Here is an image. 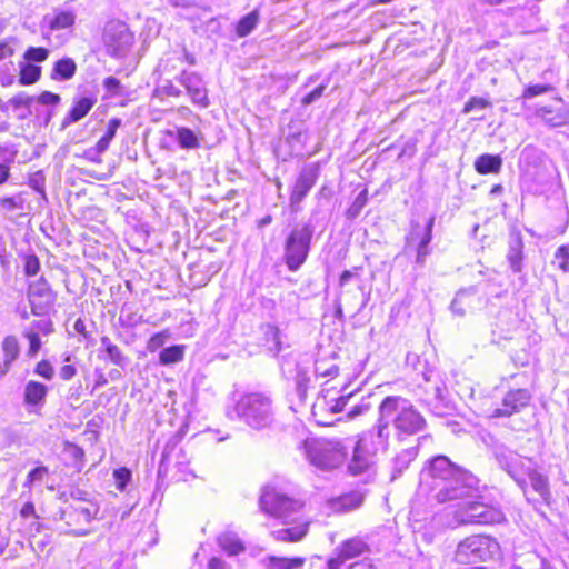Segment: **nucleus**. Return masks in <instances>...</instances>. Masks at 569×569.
Here are the masks:
<instances>
[{
  "instance_id": "obj_2",
  "label": "nucleus",
  "mask_w": 569,
  "mask_h": 569,
  "mask_svg": "<svg viewBox=\"0 0 569 569\" xmlns=\"http://www.w3.org/2000/svg\"><path fill=\"white\" fill-rule=\"evenodd\" d=\"M378 413L388 426H393L397 437L415 436L427 428V420L410 400L400 396L386 397L378 407Z\"/></svg>"
},
{
  "instance_id": "obj_20",
  "label": "nucleus",
  "mask_w": 569,
  "mask_h": 569,
  "mask_svg": "<svg viewBox=\"0 0 569 569\" xmlns=\"http://www.w3.org/2000/svg\"><path fill=\"white\" fill-rule=\"evenodd\" d=\"M178 81L186 88L194 104L201 108L209 106L208 91L200 74L183 70L178 77Z\"/></svg>"
},
{
  "instance_id": "obj_6",
  "label": "nucleus",
  "mask_w": 569,
  "mask_h": 569,
  "mask_svg": "<svg viewBox=\"0 0 569 569\" xmlns=\"http://www.w3.org/2000/svg\"><path fill=\"white\" fill-rule=\"evenodd\" d=\"M303 448L309 462L320 470L336 469L347 458V450L340 441L311 439L305 441Z\"/></svg>"
},
{
  "instance_id": "obj_25",
  "label": "nucleus",
  "mask_w": 569,
  "mask_h": 569,
  "mask_svg": "<svg viewBox=\"0 0 569 569\" xmlns=\"http://www.w3.org/2000/svg\"><path fill=\"white\" fill-rule=\"evenodd\" d=\"M526 477L530 480L532 489L547 502L551 497L547 476L528 466L525 471Z\"/></svg>"
},
{
  "instance_id": "obj_12",
  "label": "nucleus",
  "mask_w": 569,
  "mask_h": 569,
  "mask_svg": "<svg viewBox=\"0 0 569 569\" xmlns=\"http://www.w3.org/2000/svg\"><path fill=\"white\" fill-rule=\"evenodd\" d=\"M390 427L386 420L382 419L381 413H378L373 427L359 437L356 446L360 448L361 451L376 459V455L379 451H386L388 449Z\"/></svg>"
},
{
  "instance_id": "obj_30",
  "label": "nucleus",
  "mask_w": 569,
  "mask_h": 569,
  "mask_svg": "<svg viewBox=\"0 0 569 569\" xmlns=\"http://www.w3.org/2000/svg\"><path fill=\"white\" fill-rule=\"evenodd\" d=\"M435 220H436V218L433 216L429 218V220L426 224L423 234L417 246L416 263L419 266L425 264L426 258L430 253L429 243L431 242V239H432V228L435 224Z\"/></svg>"
},
{
  "instance_id": "obj_45",
  "label": "nucleus",
  "mask_w": 569,
  "mask_h": 569,
  "mask_svg": "<svg viewBox=\"0 0 569 569\" xmlns=\"http://www.w3.org/2000/svg\"><path fill=\"white\" fill-rule=\"evenodd\" d=\"M310 385V377L305 370H298L295 377V393L299 403H305Z\"/></svg>"
},
{
  "instance_id": "obj_10",
  "label": "nucleus",
  "mask_w": 569,
  "mask_h": 569,
  "mask_svg": "<svg viewBox=\"0 0 569 569\" xmlns=\"http://www.w3.org/2000/svg\"><path fill=\"white\" fill-rule=\"evenodd\" d=\"M103 42L110 56L121 58L130 50L133 43V34L126 23L111 21L104 28Z\"/></svg>"
},
{
  "instance_id": "obj_16",
  "label": "nucleus",
  "mask_w": 569,
  "mask_h": 569,
  "mask_svg": "<svg viewBox=\"0 0 569 569\" xmlns=\"http://www.w3.org/2000/svg\"><path fill=\"white\" fill-rule=\"evenodd\" d=\"M531 398V392L526 388L511 389L503 396L501 406L496 408L490 417H511L519 413L529 406Z\"/></svg>"
},
{
  "instance_id": "obj_50",
  "label": "nucleus",
  "mask_w": 569,
  "mask_h": 569,
  "mask_svg": "<svg viewBox=\"0 0 569 569\" xmlns=\"http://www.w3.org/2000/svg\"><path fill=\"white\" fill-rule=\"evenodd\" d=\"M49 57V50L42 47H29L24 54V61L29 63L43 62Z\"/></svg>"
},
{
  "instance_id": "obj_3",
  "label": "nucleus",
  "mask_w": 569,
  "mask_h": 569,
  "mask_svg": "<svg viewBox=\"0 0 569 569\" xmlns=\"http://www.w3.org/2000/svg\"><path fill=\"white\" fill-rule=\"evenodd\" d=\"M232 412L247 426L257 430L269 427L274 418L272 400L262 392L241 396Z\"/></svg>"
},
{
  "instance_id": "obj_53",
  "label": "nucleus",
  "mask_w": 569,
  "mask_h": 569,
  "mask_svg": "<svg viewBox=\"0 0 569 569\" xmlns=\"http://www.w3.org/2000/svg\"><path fill=\"white\" fill-rule=\"evenodd\" d=\"M491 107V102L482 97H471L462 109V113L467 114L476 109H486Z\"/></svg>"
},
{
  "instance_id": "obj_19",
  "label": "nucleus",
  "mask_w": 569,
  "mask_h": 569,
  "mask_svg": "<svg viewBox=\"0 0 569 569\" xmlns=\"http://www.w3.org/2000/svg\"><path fill=\"white\" fill-rule=\"evenodd\" d=\"M368 550V545L361 538L356 537L345 540L336 548L335 557L327 561V569H341L346 561L359 557Z\"/></svg>"
},
{
  "instance_id": "obj_13",
  "label": "nucleus",
  "mask_w": 569,
  "mask_h": 569,
  "mask_svg": "<svg viewBox=\"0 0 569 569\" xmlns=\"http://www.w3.org/2000/svg\"><path fill=\"white\" fill-rule=\"evenodd\" d=\"M390 427L386 420L382 419L381 413H378L373 427L359 437L356 446L360 448L361 451L376 459V455L379 451H386L388 449Z\"/></svg>"
},
{
  "instance_id": "obj_61",
  "label": "nucleus",
  "mask_w": 569,
  "mask_h": 569,
  "mask_svg": "<svg viewBox=\"0 0 569 569\" xmlns=\"http://www.w3.org/2000/svg\"><path fill=\"white\" fill-rule=\"evenodd\" d=\"M326 88H327V83H321L320 86L315 88L311 92L306 94L301 99L302 106H309V104L313 103L315 101H317L319 98H321V96L323 94Z\"/></svg>"
},
{
  "instance_id": "obj_43",
  "label": "nucleus",
  "mask_w": 569,
  "mask_h": 569,
  "mask_svg": "<svg viewBox=\"0 0 569 569\" xmlns=\"http://www.w3.org/2000/svg\"><path fill=\"white\" fill-rule=\"evenodd\" d=\"M259 12L253 10L250 13L242 17L236 28L237 34L241 38L250 34L259 22Z\"/></svg>"
},
{
  "instance_id": "obj_47",
  "label": "nucleus",
  "mask_w": 569,
  "mask_h": 569,
  "mask_svg": "<svg viewBox=\"0 0 569 569\" xmlns=\"http://www.w3.org/2000/svg\"><path fill=\"white\" fill-rule=\"evenodd\" d=\"M183 359V347L171 346L162 349L159 355V361L161 365H171L179 362Z\"/></svg>"
},
{
  "instance_id": "obj_52",
  "label": "nucleus",
  "mask_w": 569,
  "mask_h": 569,
  "mask_svg": "<svg viewBox=\"0 0 569 569\" xmlns=\"http://www.w3.org/2000/svg\"><path fill=\"white\" fill-rule=\"evenodd\" d=\"M131 471L126 468H119L113 471V478L116 480V487L120 491H124L128 482L131 480Z\"/></svg>"
},
{
  "instance_id": "obj_41",
  "label": "nucleus",
  "mask_w": 569,
  "mask_h": 569,
  "mask_svg": "<svg viewBox=\"0 0 569 569\" xmlns=\"http://www.w3.org/2000/svg\"><path fill=\"white\" fill-rule=\"evenodd\" d=\"M339 368L335 362V356L318 358L315 361V373L318 377H336Z\"/></svg>"
},
{
  "instance_id": "obj_57",
  "label": "nucleus",
  "mask_w": 569,
  "mask_h": 569,
  "mask_svg": "<svg viewBox=\"0 0 569 569\" xmlns=\"http://www.w3.org/2000/svg\"><path fill=\"white\" fill-rule=\"evenodd\" d=\"M27 330H36L38 336L40 333L50 335L53 331V323L51 320H36Z\"/></svg>"
},
{
  "instance_id": "obj_8",
  "label": "nucleus",
  "mask_w": 569,
  "mask_h": 569,
  "mask_svg": "<svg viewBox=\"0 0 569 569\" xmlns=\"http://www.w3.org/2000/svg\"><path fill=\"white\" fill-rule=\"evenodd\" d=\"M453 519L458 525H493L505 520L503 512L493 506L468 501L459 505L453 511Z\"/></svg>"
},
{
  "instance_id": "obj_36",
  "label": "nucleus",
  "mask_w": 569,
  "mask_h": 569,
  "mask_svg": "<svg viewBox=\"0 0 569 569\" xmlns=\"http://www.w3.org/2000/svg\"><path fill=\"white\" fill-rule=\"evenodd\" d=\"M101 347L104 349L109 360L118 367L124 368L128 365V358L122 353L120 348L114 345L107 336L101 338Z\"/></svg>"
},
{
  "instance_id": "obj_55",
  "label": "nucleus",
  "mask_w": 569,
  "mask_h": 569,
  "mask_svg": "<svg viewBox=\"0 0 569 569\" xmlns=\"http://www.w3.org/2000/svg\"><path fill=\"white\" fill-rule=\"evenodd\" d=\"M24 273L29 277L36 276L40 270L39 258L34 253L24 257Z\"/></svg>"
},
{
  "instance_id": "obj_32",
  "label": "nucleus",
  "mask_w": 569,
  "mask_h": 569,
  "mask_svg": "<svg viewBox=\"0 0 569 569\" xmlns=\"http://www.w3.org/2000/svg\"><path fill=\"white\" fill-rule=\"evenodd\" d=\"M262 563L267 569H299L305 563V559L268 556L263 558Z\"/></svg>"
},
{
  "instance_id": "obj_60",
  "label": "nucleus",
  "mask_w": 569,
  "mask_h": 569,
  "mask_svg": "<svg viewBox=\"0 0 569 569\" xmlns=\"http://www.w3.org/2000/svg\"><path fill=\"white\" fill-rule=\"evenodd\" d=\"M371 408V405L366 399H362L360 403H357L351 407V409L348 411L347 417L348 419H355L358 416L365 415L368 412Z\"/></svg>"
},
{
  "instance_id": "obj_58",
  "label": "nucleus",
  "mask_w": 569,
  "mask_h": 569,
  "mask_svg": "<svg viewBox=\"0 0 569 569\" xmlns=\"http://www.w3.org/2000/svg\"><path fill=\"white\" fill-rule=\"evenodd\" d=\"M353 397V392H348L341 395L339 398L335 400L332 405L329 406L328 410L332 413H338L343 411L348 401Z\"/></svg>"
},
{
  "instance_id": "obj_64",
  "label": "nucleus",
  "mask_w": 569,
  "mask_h": 569,
  "mask_svg": "<svg viewBox=\"0 0 569 569\" xmlns=\"http://www.w3.org/2000/svg\"><path fill=\"white\" fill-rule=\"evenodd\" d=\"M556 259L560 260L559 267L563 271H569V247H559L556 251Z\"/></svg>"
},
{
  "instance_id": "obj_22",
  "label": "nucleus",
  "mask_w": 569,
  "mask_h": 569,
  "mask_svg": "<svg viewBox=\"0 0 569 569\" xmlns=\"http://www.w3.org/2000/svg\"><path fill=\"white\" fill-rule=\"evenodd\" d=\"M366 498V492L353 490L333 498L329 501L330 509L335 512L346 513L359 509Z\"/></svg>"
},
{
  "instance_id": "obj_21",
  "label": "nucleus",
  "mask_w": 569,
  "mask_h": 569,
  "mask_svg": "<svg viewBox=\"0 0 569 569\" xmlns=\"http://www.w3.org/2000/svg\"><path fill=\"white\" fill-rule=\"evenodd\" d=\"M421 402L439 417L446 416L450 409L449 402L445 397V388L439 385L426 389L423 396H421Z\"/></svg>"
},
{
  "instance_id": "obj_1",
  "label": "nucleus",
  "mask_w": 569,
  "mask_h": 569,
  "mask_svg": "<svg viewBox=\"0 0 569 569\" xmlns=\"http://www.w3.org/2000/svg\"><path fill=\"white\" fill-rule=\"evenodd\" d=\"M427 473L435 481V498L440 503L472 498L478 490V478L442 455L429 461Z\"/></svg>"
},
{
  "instance_id": "obj_49",
  "label": "nucleus",
  "mask_w": 569,
  "mask_h": 569,
  "mask_svg": "<svg viewBox=\"0 0 569 569\" xmlns=\"http://www.w3.org/2000/svg\"><path fill=\"white\" fill-rule=\"evenodd\" d=\"M267 342L271 343L269 347L274 353H279L282 350L281 332L280 330L271 325H268L264 330Z\"/></svg>"
},
{
  "instance_id": "obj_4",
  "label": "nucleus",
  "mask_w": 569,
  "mask_h": 569,
  "mask_svg": "<svg viewBox=\"0 0 569 569\" xmlns=\"http://www.w3.org/2000/svg\"><path fill=\"white\" fill-rule=\"evenodd\" d=\"M260 508L266 513L281 519L283 523H293L300 520L303 503L300 500L288 497L274 487L267 486L260 496Z\"/></svg>"
},
{
  "instance_id": "obj_31",
  "label": "nucleus",
  "mask_w": 569,
  "mask_h": 569,
  "mask_svg": "<svg viewBox=\"0 0 569 569\" xmlns=\"http://www.w3.org/2000/svg\"><path fill=\"white\" fill-rule=\"evenodd\" d=\"M77 71V64L71 58H62L54 62L51 79L64 81L71 79Z\"/></svg>"
},
{
  "instance_id": "obj_33",
  "label": "nucleus",
  "mask_w": 569,
  "mask_h": 569,
  "mask_svg": "<svg viewBox=\"0 0 569 569\" xmlns=\"http://www.w3.org/2000/svg\"><path fill=\"white\" fill-rule=\"evenodd\" d=\"M476 296V290L473 288L462 289L457 292L456 297L451 302V311L455 315L463 316L466 313L467 308H472V300Z\"/></svg>"
},
{
  "instance_id": "obj_38",
  "label": "nucleus",
  "mask_w": 569,
  "mask_h": 569,
  "mask_svg": "<svg viewBox=\"0 0 569 569\" xmlns=\"http://www.w3.org/2000/svg\"><path fill=\"white\" fill-rule=\"evenodd\" d=\"M1 349L3 352V360L7 365L12 366L20 355V343L18 338L11 335L4 337L1 343Z\"/></svg>"
},
{
  "instance_id": "obj_9",
  "label": "nucleus",
  "mask_w": 569,
  "mask_h": 569,
  "mask_svg": "<svg viewBox=\"0 0 569 569\" xmlns=\"http://www.w3.org/2000/svg\"><path fill=\"white\" fill-rule=\"evenodd\" d=\"M491 455L500 469H502L515 482L525 490L527 488V479L525 471L528 467L526 461L531 459L519 455L503 443H496L491 448Z\"/></svg>"
},
{
  "instance_id": "obj_62",
  "label": "nucleus",
  "mask_w": 569,
  "mask_h": 569,
  "mask_svg": "<svg viewBox=\"0 0 569 569\" xmlns=\"http://www.w3.org/2000/svg\"><path fill=\"white\" fill-rule=\"evenodd\" d=\"M167 338H168V335L166 332H158V333L153 335L147 343L148 350L150 352H153L157 349L161 348L164 345Z\"/></svg>"
},
{
  "instance_id": "obj_5",
  "label": "nucleus",
  "mask_w": 569,
  "mask_h": 569,
  "mask_svg": "<svg viewBox=\"0 0 569 569\" xmlns=\"http://www.w3.org/2000/svg\"><path fill=\"white\" fill-rule=\"evenodd\" d=\"M315 228L310 222L295 227L287 236L283 243L282 259L289 271L296 272L306 262Z\"/></svg>"
},
{
  "instance_id": "obj_29",
  "label": "nucleus",
  "mask_w": 569,
  "mask_h": 569,
  "mask_svg": "<svg viewBox=\"0 0 569 569\" xmlns=\"http://www.w3.org/2000/svg\"><path fill=\"white\" fill-rule=\"evenodd\" d=\"M48 389L43 383L29 381L24 387V402L30 406H40L44 402Z\"/></svg>"
},
{
  "instance_id": "obj_46",
  "label": "nucleus",
  "mask_w": 569,
  "mask_h": 569,
  "mask_svg": "<svg viewBox=\"0 0 569 569\" xmlns=\"http://www.w3.org/2000/svg\"><path fill=\"white\" fill-rule=\"evenodd\" d=\"M368 203V190L367 189H363L362 191H360L358 193V196L355 198L353 202L351 203V206L346 210V218L348 220H355L359 217V214L361 213L362 209L367 206Z\"/></svg>"
},
{
  "instance_id": "obj_17",
  "label": "nucleus",
  "mask_w": 569,
  "mask_h": 569,
  "mask_svg": "<svg viewBox=\"0 0 569 569\" xmlns=\"http://www.w3.org/2000/svg\"><path fill=\"white\" fill-rule=\"evenodd\" d=\"M99 508L93 502L87 500H78L70 503L59 511L60 520L68 526H79L89 523L98 513Z\"/></svg>"
},
{
  "instance_id": "obj_44",
  "label": "nucleus",
  "mask_w": 569,
  "mask_h": 569,
  "mask_svg": "<svg viewBox=\"0 0 569 569\" xmlns=\"http://www.w3.org/2000/svg\"><path fill=\"white\" fill-rule=\"evenodd\" d=\"M176 139L182 149H197L200 146L197 134L187 127H180L177 129Z\"/></svg>"
},
{
  "instance_id": "obj_27",
  "label": "nucleus",
  "mask_w": 569,
  "mask_h": 569,
  "mask_svg": "<svg viewBox=\"0 0 569 569\" xmlns=\"http://www.w3.org/2000/svg\"><path fill=\"white\" fill-rule=\"evenodd\" d=\"M475 170L480 174L499 173L502 158L499 154L483 153L475 160Z\"/></svg>"
},
{
  "instance_id": "obj_56",
  "label": "nucleus",
  "mask_w": 569,
  "mask_h": 569,
  "mask_svg": "<svg viewBox=\"0 0 569 569\" xmlns=\"http://www.w3.org/2000/svg\"><path fill=\"white\" fill-rule=\"evenodd\" d=\"M48 473V468L44 466L37 467L32 469L23 483V487L30 488L33 482L41 481L43 477Z\"/></svg>"
},
{
  "instance_id": "obj_18",
  "label": "nucleus",
  "mask_w": 569,
  "mask_h": 569,
  "mask_svg": "<svg viewBox=\"0 0 569 569\" xmlns=\"http://www.w3.org/2000/svg\"><path fill=\"white\" fill-rule=\"evenodd\" d=\"M320 176L319 163L312 162L303 166L299 176L292 187L290 194V204L295 206L300 203L316 184Z\"/></svg>"
},
{
  "instance_id": "obj_24",
  "label": "nucleus",
  "mask_w": 569,
  "mask_h": 569,
  "mask_svg": "<svg viewBox=\"0 0 569 569\" xmlns=\"http://www.w3.org/2000/svg\"><path fill=\"white\" fill-rule=\"evenodd\" d=\"M93 104L94 100L88 97H82L79 100L74 101L69 113L63 118L61 128L66 129L70 124L80 121L89 113Z\"/></svg>"
},
{
  "instance_id": "obj_39",
  "label": "nucleus",
  "mask_w": 569,
  "mask_h": 569,
  "mask_svg": "<svg viewBox=\"0 0 569 569\" xmlns=\"http://www.w3.org/2000/svg\"><path fill=\"white\" fill-rule=\"evenodd\" d=\"M120 126L121 120L119 118H112L109 120L104 134L96 143V150L98 153H102L109 148L110 142L114 138Z\"/></svg>"
},
{
  "instance_id": "obj_37",
  "label": "nucleus",
  "mask_w": 569,
  "mask_h": 569,
  "mask_svg": "<svg viewBox=\"0 0 569 569\" xmlns=\"http://www.w3.org/2000/svg\"><path fill=\"white\" fill-rule=\"evenodd\" d=\"M20 73H19V82L22 86H29L36 83L41 76V67L36 66L33 63H29L27 61H22L19 63Z\"/></svg>"
},
{
  "instance_id": "obj_63",
  "label": "nucleus",
  "mask_w": 569,
  "mask_h": 569,
  "mask_svg": "<svg viewBox=\"0 0 569 569\" xmlns=\"http://www.w3.org/2000/svg\"><path fill=\"white\" fill-rule=\"evenodd\" d=\"M34 372L47 380H51L54 373L52 366L47 360L40 361L36 366Z\"/></svg>"
},
{
  "instance_id": "obj_48",
  "label": "nucleus",
  "mask_w": 569,
  "mask_h": 569,
  "mask_svg": "<svg viewBox=\"0 0 569 569\" xmlns=\"http://www.w3.org/2000/svg\"><path fill=\"white\" fill-rule=\"evenodd\" d=\"M143 321L142 315L131 310L130 307L123 306L119 316V323L123 328H134Z\"/></svg>"
},
{
  "instance_id": "obj_7",
  "label": "nucleus",
  "mask_w": 569,
  "mask_h": 569,
  "mask_svg": "<svg viewBox=\"0 0 569 569\" xmlns=\"http://www.w3.org/2000/svg\"><path fill=\"white\" fill-rule=\"evenodd\" d=\"M499 551V543L491 537L473 535L460 541L456 548L455 561L461 565L485 562Z\"/></svg>"
},
{
  "instance_id": "obj_26",
  "label": "nucleus",
  "mask_w": 569,
  "mask_h": 569,
  "mask_svg": "<svg viewBox=\"0 0 569 569\" xmlns=\"http://www.w3.org/2000/svg\"><path fill=\"white\" fill-rule=\"evenodd\" d=\"M307 532H308V522L301 521L293 527L273 530L271 532V536L278 541L297 542V541H300L307 535Z\"/></svg>"
},
{
  "instance_id": "obj_59",
  "label": "nucleus",
  "mask_w": 569,
  "mask_h": 569,
  "mask_svg": "<svg viewBox=\"0 0 569 569\" xmlns=\"http://www.w3.org/2000/svg\"><path fill=\"white\" fill-rule=\"evenodd\" d=\"M36 102L42 106H57L60 102V97L57 93L43 91L41 94L36 97Z\"/></svg>"
},
{
  "instance_id": "obj_42",
  "label": "nucleus",
  "mask_w": 569,
  "mask_h": 569,
  "mask_svg": "<svg viewBox=\"0 0 569 569\" xmlns=\"http://www.w3.org/2000/svg\"><path fill=\"white\" fill-rule=\"evenodd\" d=\"M538 116L549 127H560L567 122V116L565 112L558 110H551L550 108L542 107L538 110Z\"/></svg>"
},
{
  "instance_id": "obj_14",
  "label": "nucleus",
  "mask_w": 569,
  "mask_h": 569,
  "mask_svg": "<svg viewBox=\"0 0 569 569\" xmlns=\"http://www.w3.org/2000/svg\"><path fill=\"white\" fill-rule=\"evenodd\" d=\"M56 299V292L43 278H40L29 284L28 301L30 303L32 315L38 317L47 316L52 309Z\"/></svg>"
},
{
  "instance_id": "obj_54",
  "label": "nucleus",
  "mask_w": 569,
  "mask_h": 569,
  "mask_svg": "<svg viewBox=\"0 0 569 569\" xmlns=\"http://www.w3.org/2000/svg\"><path fill=\"white\" fill-rule=\"evenodd\" d=\"M23 336L29 340V357H34L41 348V340L40 337L38 336V331L24 330Z\"/></svg>"
},
{
  "instance_id": "obj_40",
  "label": "nucleus",
  "mask_w": 569,
  "mask_h": 569,
  "mask_svg": "<svg viewBox=\"0 0 569 569\" xmlns=\"http://www.w3.org/2000/svg\"><path fill=\"white\" fill-rule=\"evenodd\" d=\"M219 546L231 556H236L244 550L240 539L230 532L222 533L218 538Z\"/></svg>"
},
{
  "instance_id": "obj_11",
  "label": "nucleus",
  "mask_w": 569,
  "mask_h": 569,
  "mask_svg": "<svg viewBox=\"0 0 569 569\" xmlns=\"http://www.w3.org/2000/svg\"><path fill=\"white\" fill-rule=\"evenodd\" d=\"M390 427L386 420L382 419L381 413H378L373 427L359 437L356 446L360 448L361 451L376 459V455L379 451H386L388 449Z\"/></svg>"
},
{
  "instance_id": "obj_15",
  "label": "nucleus",
  "mask_w": 569,
  "mask_h": 569,
  "mask_svg": "<svg viewBox=\"0 0 569 569\" xmlns=\"http://www.w3.org/2000/svg\"><path fill=\"white\" fill-rule=\"evenodd\" d=\"M74 22L76 13L73 11L56 9L51 14H47L43 18V24L48 28L44 37L51 41V37L56 32L64 31V33L56 34L57 44L61 46L68 40V36L71 33Z\"/></svg>"
},
{
  "instance_id": "obj_28",
  "label": "nucleus",
  "mask_w": 569,
  "mask_h": 569,
  "mask_svg": "<svg viewBox=\"0 0 569 569\" xmlns=\"http://www.w3.org/2000/svg\"><path fill=\"white\" fill-rule=\"evenodd\" d=\"M36 103V97L29 96L26 92H20L13 96L9 101L14 111H18L17 117L21 120L27 119L33 113V104Z\"/></svg>"
},
{
  "instance_id": "obj_34",
  "label": "nucleus",
  "mask_w": 569,
  "mask_h": 569,
  "mask_svg": "<svg viewBox=\"0 0 569 569\" xmlns=\"http://www.w3.org/2000/svg\"><path fill=\"white\" fill-rule=\"evenodd\" d=\"M418 456V447L401 450L393 459L392 480L399 477Z\"/></svg>"
},
{
  "instance_id": "obj_23",
  "label": "nucleus",
  "mask_w": 569,
  "mask_h": 569,
  "mask_svg": "<svg viewBox=\"0 0 569 569\" xmlns=\"http://www.w3.org/2000/svg\"><path fill=\"white\" fill-rule=\"evenodd\" d=\"M375 465L376 459L365 453L357 446L353 448L352 458L348 465V471L352 476H361L367 475L368 478H371L375 475Z\"/></svg>"
},
{
  "instance_id": "obj_51",
  "label": "nucleus",
  "mask_w": 569,
  "mask_h": 569,
  "mask_svg": "<svg viewBox=\"0 0 569 569\" xmlns=\"http://www.w3.org/2000/svg\"><path fill=\"white\" fill-rule=\"evenodd\" d=\"M24 200L21 194L0 199V211L11 212L23 208Z\"/></svg>"
},
{
  "instance_id": "obj_35",
  "label": "nucleus",
  "mask_w": 569,
  "mask_h": 569,
  "mask_svg": "<svg viewBox=\"0 0 569 569\" xmlns=\"http://www.w3.org/2000/svg\"><path fill=\"white\" fill-rule=\"evenodd\" d=\"M522 249L523 242L519 236H515L509 240L507 258L513 272H520L522 269Z\"/></svg>"
}]
</instances>
